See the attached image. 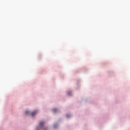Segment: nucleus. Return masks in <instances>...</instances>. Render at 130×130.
<instances>
[{
  "mask_svg": "<svg viewBox=\"0 0 130 130\" xmlns=\"http://www.w3.org/2000/svg\"><path fill=\"white\" fill-rule=\"evenodd\" d=\"M37 113V111H34L31 113V116H34V115H35Z\"/></svg>",
  "mask_w": 130,
  "mask_h": 130,
  "instance_id": "f257e3e1",
  "label": "nucleus"
},
{
  "mask_svg": "<svg viewBox=\"0 0 130 130\" xmlns=\"http://www.w3.org/2000/svg\"><path fill=\"white\" fill-rule=\"evenodd\" d=\"M68 96H71V95H72V91H69L68 93H67Z\"/></svg>",
  "mask_w": 130,
  "mask_h": 130,
  "instance_id": "f03ea898",
  "label": "nucleus"
},
{
  "mask_svg": "<svg viewBox=\"0 0 130 130\" xmlns=\"http://www.w3.org/2000/svg\"><path fill=\"white\" fill-rule=\"evenodd\" d=\"M53 111L54 113H55V112H57V109H53Z\"/></svg>",
  "mask_w": 130,
  "mask_h": 130,
  "instance_id": "7ed1b4c3",
  "label": "nucleus"
},
{
  "mask_svg": "<svg viewBox=\"0 0 130 130\" xmlns=\"http://www.w3.org/2000/svg\"><path fill=\"white\" fill-rule=\"evenodd\" d=\"M28 113H29V111H26L25 112V114H28Z\"/></svg>",
  "mask_w": 130,
  "mask_h": 130,
  "instance_id": "20e7f679",
  "label": "nucleus"
},
{
  "mask_svg": "<svg viewBox=\"0 0 130 130\" xmlns=\"http://www.w3.org/2000/svg\"><path fill=\"white\" fill-rule=\"evenodd\" d=\"M54 127H56V126L54 125Z\"/></svg>",
  "mask_w": 130,
  "mask_h": 130,
  "instance_id": "39448f33",
  "label": "nucleus"
},
{
  "mask_svg": "<svg viewBox=\"0 0 130 130\" xmlns=\"http://www.w3.org/2000/svg\"><path fill=\"white\" fill-rule=\"evenodd\" d=\"M45 130H48L47 129H45Z\"/></svg>",
  "mask_w": 130,
  "mask_h": 130,
  "instance_id": "423d86ee",
  "label": "nucleus"
}]
</instances>
